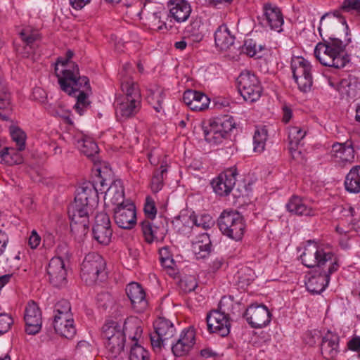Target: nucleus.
<instances>
[{
    "label": "nucleus",
    "instance_id": "f257e3e1",
    "mask_svg": "<svg viewBox=\"0 0 360 360\" xmlns=\"http://www.w3.org/2000/svg\"><path fill=\"white\" fill-rule=\"evenodd\" d=\"M302 264L308 268L317 267L308 281L307 289L313 294L321 293L330 281V276L339 268L336 256L330 251H326L314 241L309 240L300 256Z\"/></svg>",
    "mask_w": 360,
    "mask_h": 360
},
{
    "label": "nucleus",
    "instance_id": "f03ea898",
    "mask_svg": "<svg viewBox=\"0 0 360 360\" xmlns=\"http://www.w3.org/2000/svg\"><path fill=\"white\" fill-rule=\"evenodd\" d=\"M73 55V51L68 50L65 58H58L55 72L62 90L77 98L75 110L79 115H82L90 104L87 97L91 87L89 79L85 76H79L78 65L69 61Z\"/></svg>",
    "mask_w": 360,
    "mask_h": 360
},
{
    "label": "nucleus",
    "instance_id": "7ed1b4c3",
    "mask_svg": "<svg viewBox=\"0 0 360 360\" xmlns=\"http://www.w3.org/2000/svg\"><path fill=\"white\" fill-rule=\"evenodd\" d=\"M98 204V191L91 181L84 182L76 191L74 202L68 207L71 230L85 233L89 229V217Z\"/></svg>",
    "mask_w": 360,
    "mask_h": 360
},
{
    "label": "nucleus",
    "instance_id": "20e7f679",
    "mask_svg": "<svg viewBox=\"0 0 360 360\" xmlns=\"http://www.w3.org/2000/svg\"><path fill=\"white\" fill-rule=\"evenodd\" d=\"M133 68L125 63L120 73L123 96L117 99L116 115L123 119L135 115L141 108V96L139 85L131 79Z\"/></svg>",
    "mask_w": 360,
    "mask_h": 360
},
{
    "label": "nucleus",
    "instance_id": "39448f33",
    "mask_svg": "<svg viewBox=\"0 0 360 360\" xmlns=\"http://www.w3.org/2000/svg\"><path fill=\"white\" fill-rule=\"evenodd\" d=\"M350 42L349 38L345 43L338 38L330 37L328 40L317 44L314 49V55L324 66L342 68L349 61L345 48Z\"/></svg>",
    "mask_w": 360,
    "mask_h": 360
},
{
    "label": "nucleus",
    "instance_id": "423d86ee",
    "mask_svg": "<svg viewBox=\"0 0 360 360\" xmlns=\"http://www.w3.org/2000/svg\"><path fill=\"white\" fill-rule=\"evenodd\" d=\"M80 276L87 285L104 281L107 271L106 262L103 257L96 252L86 255L81 264Z\"/></svg>",
    "mask_w": 360,
    "mask_h": 360
},
{
    "label": "nucleus",
    "instance_id": "0eeeda50",
    "mask_svg": "<svg viewBox=\"0 0 360 360\" xmlns=\"http://www.w3.org/2000/svg\"><path fill=\"white\" fill-rule=\"evenodd\" d=\"M235 127L233 117L229 115L210 121L207 124L205 122L201 124L205 141L213 145L220 144L228 139Z\"/></svg>",
    "mask_w": 360,
    "mask_h": 360
},
{
    "label": "nucleus",
    "instance_id": "6e6552de",
    "mask_svg": "<svg viewBox=\"0 0 360 360\" xmlns=\"http://www.w3.org/2000/svg\"><path fill=\"white\" fill-rule=\"evenodd\" d=\"M219 230L223 235L234 240L242 239L245 229L243 216L236 211H224L217 220Z\"/></svg>",
    "mask_w": 360,
    "mask_h": 360
},
{
    "label": "nucleus",
    "instance_id": "1a4fd4ad",
    "mask_svg": "<svg viewBox=\"0 0 360 360\" xmlns=\"http://www.w3.org/2000/svg\"><path fill=\"white\" fill-rule=\"evenodd\" d=\"M227 302L231 303L226 297H222L218 309L211 311L206 317L208 330L210 333H217L221 337H225L230 333V318L228 309L225 307Z\"/></svg>",
    "mask_w": 360,
    "mask_h": 360
},
{
    "label": "nucleus",
    "instance_id": "9d476101",
    "mask_svg": "<svg viewBox=\"0 0 360 360\" xmlns=\"http://www.w3.org/2000/svg\"><path fill=\"white\" fill-rule=\"evenodd\" d=\"M238 88L245 101L252 103L262 94V87L257 77L248 70L243 71L237 78Z\"/></svg>",
    "mask_w": 360,
    "mask_h": 360
},
{
    "label": "nucleus",
    "instance_id": "9b49d317",
    "mask_svg": "<svg viewBox=\"0 0 360 360\" xmlns=\"http://www.w3.org/2000/svg\"><path fill=\"white\" fill-rule=\"evenodd\" d=\"M291 70L299 89L309 91L313 83L310 63L302 57H295L291 60Z\"/></svg>",
    "mask_w": 360,
    "mask_h": 360
},
{
    "label": "nucleus",
    "instance_id": "f8f14e48",
    "mask_svg": "<svg viewBox=\"0 0 360 360\" xmlns=\"http://www.w3.org/2000/svg\"><path fill=\"white\" fill-rule=\"evenodd\" d=\"M153 326L155 333L150 335L151 345L153 347L160 348L174 336L176 329L174 324L165 318H158Z\"/></svg>",
    "mask_w": 360,
    "mask_h": 360
},
{
    "label": "nucleus",
    "instance_id": "ddd939ff",
    "mask_svg": "<svg viewBox=\"0 0 360 360\" xmlns=\"http://www.w3.org/2000/svg\"><path fill=\"white\" fill-rule=\"evenodd\" d=\"M114 220L121 229H130L136 222V208L134 203L127 200L124 205L114 208Z\"/></svg>",
    "mask_w": 360,
    "mask_h": 360
},
{
    "label": "nucleus",
    "instance_id": "4468645a",
    "mask_svg": "<svg viewBox=\"0 0 360 360\" xmlns=\"http://www.w3.org/2000/svg\"><path fill=\"white\" fill-rule=\"evenodd\" d=\"M244 316L248 323L255 328H261L271 321V313L264 304H252L246 309Z\"/></svg>",
    "mask_w": 360,
    "mask_h": 360
},
{
    "label": "nucleus",
    "instance_id": "2eb2a0df",
    "mask_svg": "<svg viewBox=\"0 0 360 360\" xmlns=\"http://www.w3.org/2000/svg\"><path fill=\"white\" fill-rule=\"evenodd\" d=\"M237 171L235 168H230L221 173L211 183L214 191L219 195H228L236 181Z\"/></svg>",
    "mask_w": 360,
    "mask_h": 360
},
{
    "label": "nucleus",
    "instance_id": "dca6fc26",
    "mask_svg": "<svg viewBox=\"0 0 360 360\" xmlns=\"http://www.w3.org/2000/svg\"><path fill=\"white\" fill-rule=\"evenodd\" d=\"M50 283L56 287H61L67 283L68 271L63 259L53 257L46 268Z\"/></svg>",
    "mask_w": 360,
    "mask_h": 360
},
{
    "label": "nucleus",
    "instance_id": "f3484780",
    "mask_svg": "<svg viewBox=\"0 0 360 360\" xmlns=\"http://www.w3.org/2000/svg\"><path fill=\"white\" fill-rule=\"evenodd\" d=\"M24 319L27 333L35 335L40 331L42 324L41 313L34 302H28L25 308Z\"/></svg>",
    "mask_w": 360,
    "mask_h": 360
},
{
    "label": "nucleus",
    "instance_id": "a211bd4d",
    "mask_svg": "<svg viewBox=\"0 0 360 360\" xmlns=\"http://www.w3.org/2000/svg\"><path fill=\"white\" fill-rule=\"evenodd\" d=\"M263 15V22L266 26L278 33L283 31V15L277 6L269 3L264 4Z\"/></svg>",
    "mask_w": 360,
    "mask_h": 360
},
{
    "label": "nucleus",
    "instance_id": "6ab92c4d",
    "mask_svg": "<svg viewBox=\"0 0 360 360\" xmlns=\"http://www.w3.org/2000/svg\"><path fill=\"white\" fill-rule=\"evenodd\" d=\"M126 293L136 312L141 313L146 309L148 302L146 299V292L140 284L135 282L128 284Z\"/></svg>",
    "mask_w": 360,
    "mask_h": 360
},
{
    "label": "nucleus",
    "instance_id": "aec40b11",
    "mask_svg": "<svg viewBox=\"0 0 360 360\" xmlns=\"http://www.w3.org/2000/svg\"><path fill=\"white\" fill-rule=\"evenodd\" d=\"M53 327L56 333L67 339H72L76 334V328L72 314L65 316H53Z\"/></svg>",
    "mask_w": 360,
    "mask_h": 360
},
{
    "label": "nucleus",
    "instance_id": "412c9836",
    "mask_svg": "<svg viewBox=\"0 0 360 360\" xmlns=\"http://www.w3.org/2000/svg\"><path fill=\"white\" fill-rule=\"evenodd\" d=\"M340 337L337 333L328 331L322 338L321 352L327 360H334L340 352Z\"/></svg>",
    "mask_w": 360,
    "mask_h": 360
},
{
    "label": "nucleus",
    "instance_id": "4be33fe9",
    "mask_svg": "<svg viewBox=\"0 0 360 360\" xmlns=\"http://www.w3.org/2000/svg\"><path fill=\"white\" fill-rule=\"evenodd\" d=\"M195 344V332L193 329H184L175 344L172 345V351L174 356H182L186 354Z\"/></svg>",
    "mask_w": 360,
    "mask_h": 360
},
{
    "label": "nucleus",
    "instance_id": "5701e85b",
    "mask_svg": "<svg viewBox=\"0 0 360 360\" xmlns=\"http://www.w3.org/2000/svg\"><path fill=\"white\" fill-rule=\"evenodd\" d=\"M183 101L188 107L195 111L206 109L210 103V99L205 94L195 90L186 91L183 95Z\"/></svg>",
    "mask_w": 360,
    "mask_h": 360
},
{
    "label": "nucleus",
    "instance_id": "b1692460",
    "mask_svg": "<svg viewBox=\"0 0 360 360\" xmlns=\"http://www.w3.org/2000/svg\"><path fill=\"white\" fill-rule=\"evenodd\" d=\"M168 7L170 16L177 22H185L191 13V7L186 0H169Z\"/></svg>",
    "mask_w": 360,
    "mask_h": 360
},
{
    "label": "nucleus",
    "instance_id": "393cba45",
    "mask_svg": "<svg viewBox=\"0 0 360 360\" xmlns=\"http://www.w3.org/2000/svg\"><path fill=\"white\" fill-rule=\"evenodd\" d=\"M331 153L336 161L342 164L351 163L354 159V150L351 142L333 144Z\"/></svg>",
    "mask_w": 360,
    "mask_h": 360
},
{
    "label": "nucleus",
    "instance_id": "a878e982",
    "mask_svg": "<svg viewBox=\"0 0 360 360\" xmlns=\"http://www.w3.org/2000/svg\"><path fill=\"white\" fill-rule=\"evenodd\" d=\"M179 219L189 227L195 226L205 230L210 229L214 225L212 217L209 214L205 213L199 215L192 213L189 216L181 214Z\"/></svg>",
    "mask_w": 360,
    "mask_h": 360
},
{
    "label": "nucleus",
    "instance_id": "bb28decb",
    "mask_svg": "<svg viewBox=\"0 0 360 360\" xmlns=\"http://www.w3.org/2000/svg\"><path fill=\"white\" fill-rule=\"evenodd\" d=\"M285 207L289 212L298 216L309 217L315 215V211L312 207L306 205L303 199L297 195L292 196Z\"/></svg>",
    "mask_w": 360,
    "mask_h": 360
},
{
    "label": "nucleus",
    "instance_id": "cd10ccee",
    "mask_svg": "<svg viewBox=\"0 0 360 360\" xmlns=\"http://www.w3.org/2000/svg\"><path fill=\"white\" fill-rule=\"evenodd\" d=\"M235 37L233 35L226 25L219 26L214 32V41L216 46L222 51L230 49L233 45Z\"/></svg>",
    "mask_w": 360,
    "mask_h": 360
},
{
    "label": "nucleus",
    "instance_id": "c85d7f7f",
    "mask_svg": "<svg viewBox=\"0 0 360 360\" xmlns=\"http://www.w3.org/2000/svg\"><path fill=\"white\" fill-rule=\"evenodd\" d=\"M105 198L116 206L124 205V191L121 180L114 181L105 193Z\"/></svg>",
    "mask_w": 360,
    "mask_h": 360
},
{
    "label": "nucleus",
    "instance_id": "c756f323",
    "mask_svg": "<svg viewBox=\"0 0 360 360\" xmlns=\"http://www.w3.org/2000/svg\"><path fill=\"white\" fill-rule=\"evenodd\" d=\"M193 251L198 259L208 257L211 252L212 245L207 233L201 234L198 240L193 243Z\"/></svg>",
    "mask_w": 360,
    "mask_h": 360
},
{
    "label": "nucleus",
    "instance_id": "7c9ffc66",
    "mask_svg": "<svg viewBox=\"0 0 360 360\" xmlns=\"http://www.w3.org/2000/svg\"><path fill=\"white\" fill-rule=\"evenodd\" d=\"M141 226L145 239L148 243L163 238L165 231L164 226H155L149 219L143 221Z\"/></svg>",
    "mask_w": 360,
    "mask_h": 360
},
{
    "label": "nucleus",
    "instance_id": "2f4dec72",
    "mask_svg": "<svg viewBox=\"0 0 360 360\" xmlns=\"http://www.w3.org/2000/svg\"><path fill=\"white\" fill-rule=\"evenodd\" d=\"M10 108L11 94L0 70V110H8ZM8 119V115L0 112V120L7 121Z\"/></svg>",
    "mask_w": 360,
    "mask_h": 360
},
{
    "label": "nucleus",
    "instance_id": "473e14b6",
    "mask_svg": "<svg viewBox=\"0 0 360 360\" xmlns=\"http://www.w3.org/2000/svg\"><path fill=\"white\" fill-rule=\"evenodd\" d=\"M345 189L351 193H360V166L353 167L345 180Z\"/></svg>",
    "mask_w": 360,
    "mask_h": 360
},
{
    "label": "nucleus",
    "instance_id": "72a5a7b5",
    "mask_svg": "<svg viewBox=\"0 0 360 360\" xmlns=\"http://www.w3.org/2000/svg\"><path fill=\"white\" fill-rule=\"evenodd\" d=\"M124 342L125 337L120 338L114 337L111 340H105V346L108 356L110 359L118 357L124 351Z\"/></svg>",
    "mask_w": 360,
    "mask_h": 360
},
{
    "label": "nucleus",
    "instance_id": "f704fd0d",
    "mask_svg": "<svg viewBox=\"0 0 360 360\" xmlns=\"http://www.w3.org/2000/svg\"><path fill=\"white\" fill-rule=\"evenodd\" d=\"M102 334L106 340H111L114 337H119V338L125 337L124 326H122L115 321L105 323L102 327Z\"/></svg>",
    "mask_w": 360,
    "mask_h": 360
},
{
    "label": "nucleus",
    "instance_id": "c9c22d12",
    "mask_svg": "<svg viewBox=\"0 0 360 360\" xmlns=\"http://www.w3.org/2000/svg\"><path fill=\"white\" fill-rule=\"evenodd\" d=\"M22 162V156L15 148L4 147L0 150V163L13 165L20 164Z\"/></svg>",
    "mask_w": 360,
    "mask_h": 360
},
{
    "label": "nucleus",
    "instance_id": "e433bc0d",
    "mask_svg": "<svg viewBox=\"0 0 360 360\" xmlns=\"http://www.w3.org/2000/svg\"><path fill=\"white\" fill-rule=\"evenodd\" d=\"M124 329L125 336L127 335L135 342L141 336L142 328L140 326L139 321L136 319L131 318L124 321Z\"/></svg>",
    "mask_w": 360,
    "mask_h": 360
},
{
    "label": "nucleus",
    "instance_id": "4c0bfd02",
    "mask_svg": "<svg viewBox=\"0 0 360 360\" xmlns=\"http://www.w3.org/2000/svg\"><path fill=\"white\" fill-rule=\"evenodd\" d=\"M92 231L94 238L98 243L106 245L110 242L112 235L111 227L94 224Z\"/></svg>",
    "mask_w": 360,
    "mask_h": 360
},
{
    "label": "nucleus",
    "instance_id": "58836bf2",
    "mask_svg": "<svg viewBox=\"0 0 360 360\" xmlns=\"http://www.w3.org/2000/svg\"><path fill=\"white\" fill-rule=\"evenodd\" d=\"M307 132L302 128L298 126H293L289 128L288 139L290 143V150L292 153L297 152V148L300 141L304 138Z\"/></svg>",
    "mask_w": 360,
    "mask_h": 360
},
{
    "label": "nucleus",
    "instance_id": "ea45409f",
    "mask_svg": "<svg viewBox=\"0 0 360 360\" xmlns=\"http://www.w3.org/2000/svg\"><path fill=\"white\" fill-rule=\"evenodd\" d=\"M356 83L350 78L342 79L338 84V91L342 97L354 98L356 94Z\"/></svg>",
    "mask_w": 360,
    "mask_h": 360
},
{
    "label": "nucleus",
    "instance_id": "a19ab883",
    "mask_svg": "<svg viewBox=\"0 0 360 360\" xmlns=\"http://www.w3.org/2000/svg\"><path fill=\"white\" fill-rule=\"evenodd\" d=\"M77 147L87 157H93L98 153V147L91 138L84 137L78 140Z\"/></svg>",
    "mask_w": 360,
    "mask_h": 360
},
{
    "label": "nucleus",
    "instance_id": "79ce46f5",
    "mask_svg": "<svg viewBox=\"0 0 360 360\" xmlns=\"http://www.w3.org/2000/svg\"><path fill=\"white\" fill-rule=\"evenodd\" d=\"M165 98L164 92L162 89L157 88L155 90H150L147 96L148 103L153 105L155 110L160 112L162 110V102Z\"/></svg>",
    "mask_w": 360,
    "mask_h": 360
},
{
    "label": "nucleus",
    "instance_id": "37998d69",
    "mask_svg": "<svg viewBox=\"0 0 360 360\" xmlns=\"http://www.w3.org/2000/svg\"><path fill=\"white\" fill-rule=\"evenodd\" d=\"M267 139V130L265 128L257 129L253 136L254 151L261 153L264 150Z\"/></svg>",
    "mask_w": 360,
    "mask_h": 360
},
{
    "label": "nucleus",
    "instance_id": "c03bdc74",
    "mask_svg": "<svg viewBox=\"0 0 360 360\" xmlns=\"http://www.w3.org/2000/svg\"><path fill=\"white\" fill-rule=\"evenodd\" d=\"M167 172L166 167L161 165L160 169L155 172L151 181V190L153 193H158L162 188L164 176Z\"/></svg>",
    "mask_w": 360,
    "mask_h": 360
},
{
    "label": "nucleus",
    "instance_id": "a18cd8bd",
    "mask_svg": "<svg viewBox=\"0 0 360 360\" xmlns=\"http://www.w3.org/2000/svg\"><path fill=\"white\" fill-rule=\"evenodd\" d=\"M150 355L148 350L137 342L131 347L129 352V360H149Z\"/></svg>",
    "mask_w": 360,
    "mask_h": 360
},
{
    "label": "nucleus",
    "instance_id": "49530a36",
    "mask_svg": "<svg viewBox=\"0 0 360 360\" xmlns=\"http://www.w3.org/2000/svg\"><path fill=\"white\" fill-rule=\"evenodd\" d=\"M264 46L263 45H257L256 41L252 39H248L245 40L243 51L247 55L252 57L255 56L258 52L264 50Z\"/></svg>",
    "mask_w": 360,
    "mask_h": 360
},
{
    "label": "nucleus",
    "instance_id": "de8ad7c7",
    "mask_svg": "<svg viewBox=\"0 0 360 360\" xmlns=\"http://www.w3.org/2000/svg\"><path fill=\"white\" fill-rule=\"evenodd\" d=\"M11 136L18 146V150H23L25 148L26 136L25 132L20 129L15 127L11 129Z\"/></svg>",
    "mask_w": 360,
    "mask_h": 360
},
{
    "label": "nucleus",
    "instance_id": "09e8293b",
    "mask_svg": "<svg viewBox=\"0 0 360 360\" xmlns=\"http://www.w3.org/2000/svg\"><path fill=\"white\" fill-rule=\"evenodd\" d=\"M92 349L93 347L89 342L81 340L77 343L75 352L78 357H88L91 354Z\"/></svg>",
    "mask_w": 360,
    "mask_h": 360
},
{
    "label": "nucleus",
    "instance_id": "8fccbe9b",
    "mask_svg": "<svg viewBox=\"0 0 360 360\" xmlns=\"http://www.w3.org/2000/svg\"><path fill=\"white\" fill-rule=\"evenodd\" d=\"M20 37L23 42L25 44V50L27 51V55L25 54V56L28 57L30 52L32 51L34 49V43L37 39V34H27L25 31H22L20 33Z\"/></svg>",
    "mask_w": 360,
    "mask_h": 360
},
{
    "label": "nucleus",
    "instance_id": "3c124183",
    "mask_svg": "<svg viewBox=\"0 0 360 360\" xmlns=\"http://www.w3.org/2000/svg\"><path fill=\"white\" fill-rule=\"evenodd\" d=\"M165 16L166 13L165 11H158L153 13L151 16V23L154 29L158 30H162L163 28L167 29L166 23L162 20V18Z\"/></svg>",
    "mask_w": 360,
    "mask_h": 360
},
{
    "label": "nucleus",
    "instance_id": "603ef678",
    "mask_svg": "<svg viewBox=\"0 0 360 360\" xmlns=\"http://www.w3.org/2000/svg\"><path fill=\"white\" fill-rule=\"evenodd\" d=\"M54 316H62L71 313V307L70 302L66 300H62L56 303L54 309Z\"/></svg>",
    "mask_w": 360,
    "mask_h": 360
},
{
    "label": "nucleus",
    "instance_id": "864d4df0",
    "mask_svg": "<svg viewBox=\"0 0 360 360\" xmlns=\"http://www.w3.org/2000/svg\"><path fill=\"white\" fill-rule=\"evenodd\" d=\"M341 9L345 12H356L360 15V0H344Z\"/></svg>",
    "mask_w": 360,
    "mask_h": 360
},
{
    "label": "nucleus",
    "instance_id": "5fc2aeb1",
    "mask_svg": "<svg viewBox=\"0 0 360 360\" xmlns=\"http://www.w3.org/2000/svg\"><path fill=\"white\" fill-rule=\"evenodd\" d=\"M13 323V320L11 316L7 314H0V336L7 333Z\"/></svg>",
    "mask_w": 360,
    "mask_h": 360
},
{
    "label": "nucleus",
    "instance_id": "6e6d98bb",
    "mask_svg": "<svg viewBox=\"0 0 360 360\" xmlns=\"http://www.w3.org/2000/svg\"><path fill=\"white\" fill-rule=\"evenodd\" d=\"M144 212L149 219H153L157 214V210L154 201L150 198L147 197L144 205Z\"/></svg>",
    "mask_w": 360,
    "mask_h": 360
},
{
    "label": "nucleus",
    "instance_id": "4d7b16f0",
    "mask_svg": "<svg viewBox=\"0 0 360 360\" xmlns=\"http://www.w3.org/2000/svg\"><path fill=\"white\" fill-rule=\"evenodd\" d=\"M45 108L51 115L64 117L63 108L60 103H46Z\"/></svg>",
    "mask_w": 360,
    "mask_h": 360
},
{
    "label": "nucleus",
    "instance_id": "13d9d810",
    "mask_svg": "<svg viewBox=\"0 0 360 360\" xmlns=\"http://www.w3.org/2000/svg\"><path fill=\"white\" fill-rule=\"evenodd\" d=\"M181 285L186 292H191L194 290L198 286L195 279L193 277H189L184 280H181Z\"/></svg>",
    "mask_w": 360,
    "mask_h": 360
},
{
    "label": "nucleus",
    "instance_id": "bf43d9fd",
    "mask_svg": "<svg viewBox=\"0 0 360 360\" xmlns=\"http://www.w3.org/2000/svg\"><path fill=\"white\" fill-rule=\"evenodd\" d=\"M95 224L102 226L111 227V223L109 216L104 212L98 213L95 217Z\"/></svg>",
    "mask_w": 360,
    "mask_h": 360
},
{
    "label": "nucleus",
    "instance_id": "052dcab7",
    "mask_svg": "<svg viewBox=\"0 0 360 360\" xmlns=\"http://www.w3.org/2000/svg\"><path fill=\"white\" fill-rule=\"evenodd\" d=\"M56 252L58 254L57 257H59L63 259L64 258L68 259L70 251L68 245L65 243H59L56 249Z\"/></svg>",
    "mask_w": 360,
    "mask_h": 360
},
{
    "label": "nucleus",
    "instance_id": "680f3d73",
    "mask_svg": "<svg viewBox=\"0 0 360 360\" xmlns=\"http://www.w3.org/2000/svg\"><path fill=\"white\" fill-rule=\"evenodd\" d=\"M41 241L40 236L37 234L35 230H33L29 237L28 244L32 249H35L38 247Z\"/></svg>",
    "mask_w": 360,
    "mask_h": 360
},
{
    "label": "nucleus",
    "instance_id": "e2e57ef3",
    "mask_svg": "<svg viewBox=\"0 0 360 360\" xmlns=\"http://www.w3.org/2000/svg\"><path fill=\"white\" fill-rule=\"evenodd\" d=\"M91 0H69L70 4L75 10L84 8Z\"/></svg>",
    "mask_w": 360,
    "mask_h": 360
},
{
    "label": "nucleus",
    "instance_id": "0e129e2a",
    "mask_svg": "<svg viewBox=\"0 0 360 360\" xmlns=\"http://www.w3.org/2000/svg\"><path fill=\"white\" fill-rule=\"evenodd\" d=\"M348 347L351 350L359 351L360 350V338H354L348 342Z\"/></svg>",
    "mask_w": 360,
    "mask_h": 360
},
{
    "label": "nucleus",
    "instance_id": "69168bd1",
    "mask_svg": "<svg viewBox=\"0 0 360 360\" xmlns=\"http://www.w3.org/2000/svg\"><path fill=\"white\" fill-rule=\"evenodd\" d=\"M101 300H106V302H105L103 304H100L101 306H102L104 308L108 307V306L112 303L110 296L108 293H102L101 295H98V302H99Z\"/></svg>",
    "mask_w": 360,
    "mask_h": 360
},
{
    "label": "nucleus",
    "instance_id": "338daca9",
    "mask_svg": "<svg viewBox=\"0 0 360 360\" xmlns=\"http://www.w3.org/2000/svg\"><path fill=\"white\" fill-rule=\"evenodd\" d=\"M159 254H160V261L164 260L165 259L172 257L169 252L168 248L166 246L160 249Z\"/></svg>",
    "mask_w": 360,
    "mask_h": 360
},
{
    "label": "nucleus",
    "instance_id": "774afa93",
    "mask_svg": "<svg viewBox=\"0 0 360 360\" xmlns=\"http://www.w3.org/2000/svg\"><path fill=\"white\" fill-rule=\"evenodd\" d=\"M283 121L285 123L288 122L292 117V110L287 106L283 107Z\"/></svg>",
    "mask_w": 360,
    "mask_h": 360
}]
</instances>
